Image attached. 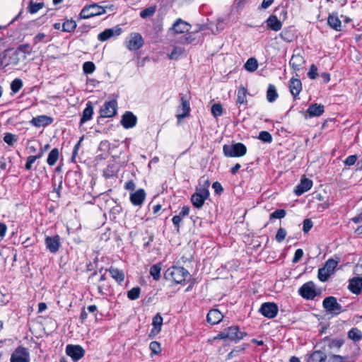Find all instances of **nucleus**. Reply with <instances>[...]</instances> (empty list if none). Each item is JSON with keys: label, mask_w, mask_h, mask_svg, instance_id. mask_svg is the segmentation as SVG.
Masks as SVG:
<instances>
[{"label": "nucleus", "mask_w": 362, "mask_h": 362, "mask_svg": "<svg viewBox=\"0 0 362 362\" xmlns=\"http://www.w3.org/2000/svg\"><path fill=\"white\" fill-rule=\"evenodd\" d=\"M189 272L182 267L173 266L164 273V278L177 284H185L187 279H189Z\"/></svg>", "instance_id": "1"}, {"label": "nucleus", "mask_w": 362, "mask_h": 362, "mask_svg": "<svg viewBox=\"0 0 362 362\" xmlns=\"http://www.w3.org/2000/svg\"><path fill=\"white\" fill-rule=\"evenodd\" d=\"M106 13L105 8L96 3L86 5L78 15V19H88Z\"/></svg>", "instance_id": "2"}, {"label": "nucleus", "mask_w": 362, "mask_h": 362, "mask_svg": "<svg viewBox=\"0 0 362 362\" xmlns=\"http://www.w3.org/2000/svg\"><path fill=\"white\" fill-rule=\"evenodd\" d=\"M223 152L226 157H241L246 154L247 147L243 143L225 144L223 146Z\"/></svg>", "instance_id": "3"}, {"label": "nucleus", "mask_w": 362, "mask_h": 362, "mask_svg": "<svg viewBox=\"0 0 362 362\" xmlns=\"http://www.w3.org/2000/svg\"><path fill=\"white\" fill-rule=\"evenodd\" d=\"M322 306L328 313L332 315H338L346 310V309L342 308L334 296L325 298L322 301Z\"/></svg>", "instance_id": "4"}, {"label": "nucleus", "mask_w": 362, "mask_h": 362, "mask_svg": "<svg viewBox=\"0 0 362 362\" xmlns=\"http://www.w3.org/2000/svg\"><path fill=\"white\" fill-rule=\"evenodd\" d=\"M344 342L343 339H332L329 337H326L317 342L315 347L321 348L329 354L333 349H339Z\"/></svg>", "instance_id": "5"}, {"label": "nucleus", "mask_w": 362, "mask_h": 362, "mask_svg": "<svg viewBox=\"0 0 362 362\" xmlns=\"http://www.w3.org/2000/svg\"><path fill=\"white\" fill-rule=\"evenodd\" d=\"M180 104L177 107L176 117L177 123L180 124L182 120L189 115L191 110L189 101L183 94L180 93Z\"/></svg>", "instance_id": "6"}, {"label": "nucleus", "mask_w": 362, "mask_h": 362, "mask_svg": "<svg viewBox=\"0 0 362 362\" xmlns=\"http://www.w3.org/2000/svg\"><path fill=\"white\" fill-rule=\"evenodd\" d=\"M127 48L130 51L139 49L144 44L141 35L139 33H132L125 42Z\"/></svg>", "instance_id": "7"}, {"label": "nucleus", "mask_w": 362, "mask_h": 362, "mask_svg": "<svg viewBox=\"0 0 362 362\" xmlns=\"http://www.w3.org/2000/svg\"><path fill=\"white\" fill-rule=\"evenodd\" d=\"M117 102L113 99L105 102L100 110V117L107 118L112 117L117 114Z\"/></svg>", "instance_id": "8"}, {"label": "nucleus", "mask_w": 362, "mask_h": 362, "mask_svg": "<svg viewBox=\"0 0 362 362\" xmlns=\"http://www.w3.org/2000/svg\"><path fill=\"white\" fill-rule=\"evenodd\" d=\"M299 295L306 300H313L317 295L315 285L313 281H308L298 289Z\"/></svg>", "instance_id": "9"}, {"label": "nucleus", "mask_w": 362, "mask_h": 362, "mask_svg": "<svg viewBox=\"0 0 362 362\" xmlns=\"http://www.w3.org/2000/svg\"><path fill=\"white\" fill-rule=\"evenodd\" d=\"M11 362H30V354L27 348L18 346L12 353Z\"/></svg>", "instance_id": "10"}, {"label": "nucleus", "mask_w": 362, "mask_h": 362, "mask_svg": "<svg viewBox=\"0 0 362 362\" xmlns=\"http://www.w3.org/2000/svg\"><path fill=\"white\" fill-rule=\"evenodd\" d=\"M278 311L277 305L270 302L262 303L259 309V313L269 319L274 318L277 315Z\"/></svg>", "instance_id": "11"}, {"label": "nucleus", "mask_w": 362, "mask_h": 362, "mask_svg": "<svg viewBox=\"0 0 362 362\" xmlns=\"http://www.w3.org/2000/svg\"><path fill=\"white\" fill-rule=\"evenodd\" d=\"M61 238L59 235L46 236L45 244L46 249L52 254H56L61 247Z\"/></svg>", "instance_id": "12"}, {"label": "nucleus", "mask_w": 362, "mask_h": 362, "mask_svg": "<svg viewBox=\"0 0 362 362\" xmlns=\"http://www.w3.org/2000/svg\"><path fill=\"white\" fill-rule=\"evenodd\" d=\"M66 354L70 356L74 362H76L83 357L85 350L80 345L69 344L66 347Z\"/></svg>", "instance_id": "13"}, {"label": "nucleus", "mask_w": 362, "mask_h": 362, "mask_svg": "<svg viewBox=\"0 0 362 362\" xmlns=\"http://www.w3.org/2000/svg\"><path fill=\"white\" fill-rule=\"evenodd\" d=\"M120 123L124 129H131L136 125L137 117L132 112L126 111L122 116Z\"/></svg>", "instance_id": "14"}, {"label": "nucleus", "mask_w": 362, "mask_h": 362, "mask_svg": "<svg viewBox=\"0 0 362 362\" xmlns=\"http://www.w3.org/2000/svg\"><path fill=\"white\" fill-rule=\"evenodd\" d=\"M122 31V28L119 25L112 28H107L98 35V40L101 42L106 41L114 36L119 35Z\"/></svg>", "instance_id": "15"}, {"label": "nucleus", "mask_w": 362, "mask_h": 362, "mask_svg": "<svg viewBox=\"0 0 362 362\" xmlns=\"http://www.w3.org/2000/svg\"><path fill=\"white\" fill-rule=\"evenodd\" d=\"M226 329V333L228 335V339L231 341H234L235 342L239 341L247 335L246 332L240 331L238 326H231Z\"/></svg>", "instance_id": "16"}, {"label": "nucleus", "mask_w": 362, "mask_h": 362, "mask_svg": "<svg viewBox=\"0 0 362 362\" xmlns=\"http://www.w3.org/2000/svg\"><path fill=\"white\" fill-rule=\"evenodd\" d=\"M146 194L144 189H139L130 194L129 199L134 206H141L146 199Z\"/></svg>", "instance_id": "17"}, {"label": "nucleus", "mask_w": 362, "mask_h": 362, "mask_svg": "<svg viewBox=\"0 0 362 362\" xmlns=\"http://www.w3.org/2000/svg\"><path fill=\"white\" fill-rule=\"evenodd\" d=\"M313 186V181L306 177H302L300 183L296 187L294 193L296 196H300L308 191Z\"/></svg>", "instance_id": "18"}, {"label": "nucleus", "mask_w": 362, "mask_h": 362, "mask_svg": "<svg viewBox=\"0 0 362 362\" xmlns=\"http://www.w3.org/2000/svg\"><path fill=\"white\" fill-rule=\"evenodd\" d=\"M290 92L294 100L298 99V96L302 90V83L300 79L291 78L288 84Z\"/></svg>", "instance_id": "19"}, {"label": "nucleus", "mask_w": 362, "mask_h": 362, "mask_svg": "<svg viewBox=\"0 0 362 362\" xmlns=\"http://www.w3.org/2000/svg\"><path fill=\"white\" fill-rule=\"evenodd\" d=\"M53 122V118L47 115H39L33 117L30 123L36 127H47Z\"/></svg>", "instance_id": "20"}, {"label": "nucleus", "mask_w": 362, "mask_h": 362, "mask_svg": "<svg viewBox=\"0 0 362 362\" xmlns=\"http://www.w3.org/2000/svg\"><path fill=\"white\" fill-rule=\"evenodd\" d=\"M280 37L286 42H291L297 37L296 29L293 26L285 28L279 34Z\"/></svg>", "instance_id": "21"}, {"label": "nucleus", "mask_w": 362, "mask_h": 362, "mask_svg": "<svg viewBox=\"0 0 362 362\" xmlns=\"http://www.w3.org/2000/svg\"><path fill=\"white\" fill-rule=\"evenodd\" d=\"M327 353L321 348L313 351L308 357L307 362H326Z\"/></svg>", "instance_id": "22"}, {"label": "nucleus", "mask_w": 362, "mask_h": 362, "mask_svg": "<svg viewBox=\"0 0 362 362\" xmlns=\"http://www.w3.org/2000/svg\"><path fill=\"white\" fill-rule=\"evenodd\" d=\"M348 288L354 294H359L362 290V277H354L349 280Z\"/></svg>", "instance_id": "23"}, {"label": "nucleus", "mask_w": 362, "mask_h": 362, "mask_svg": "<svg viewBox=\"0 0 362 362\" xmlns=\"http://www.w3.org/2000/svg\"><path fill=\"white\" fill-rule=\"evenodd\" d=\"M191 25L183 20L178 18L173 25L172 29L175 33L182 34L189 32Z\"/></svg>", "instance_id": "24"}, {"label": "nucleus", "mask_w": 362, "mask_h": 362, "mask_svg": "<svg viewBox=\"0 0 362 362\" xmlns=\"http://www.w3.org/2000/svg\"><path fill=\"white\" fill-rule=\"evenodd\" d=\"M327 24L332 29L336 31L341 30V21L339 18L337 13H332L329 14L327 17Z\"/></svg>", "instance_id": "25"}, {"label": "nucleus", "mask_w": 362, "mask_h": 362, "mask_svg": "<svg viewBox=\"0 0 362 362\" xmlns=\"http://www.w3.org/2000/svg\"><path fill=\"white\" fill-rule=\"evenodd\" d=\"M223 318V315L218 309H211L206 316V321L211 325L219 323Z\"/></svg>", "instance_id": "26"}, {"label": "nucleus", "mask_w": 362, "mask_h": 362, "mask_svg": "<svg viewBox=\"0 0 362 362\" xmlns=\"http://www.w3.org/2000/svg\"><path fill=\"white\" fill-rule=\"evenodd\" d=\"M305 61L301 54H293L289 61V65L295 72H297L300 69L301 66L305 64Z\"/></svg>", "instance_id": "27"}, {"label": "nucleus", "mask_w": 362, "mask_h": 362, "mask_svg": "<svg viewBox=\"0 0 362 362\" xmlns=\"http://www.w3.org/2000/svg\"><path fill=\"white\" fill-rule=\"evenodd\" d=\"M86 108L83 110L82 116L80 119V125L86 123L92 119L93 115V105L90 101L86 104Z\"/></svg>", "instance_id": "28"}, {"label": "nucleus", "mask_w": 362, "mask_h": 362, "mask_svg": "<svg viewBox=\"0 0 362 362\" xmlns=\"http://www.w3.org/2000/svg\"><path fill=\"white\" fill-rule=\"evenodd\" d=\"M267 27L275 32L279 31L282 28V23L275 15H271L265 21Z\"/></svg>", "instance_id": "29"}, {"label": "nucleus", "mask_w": 362, "mask_h": 362, "mask_svg": "<svg viewBox=\"0 0 362 362\" xmlns=\"http://www.w3.org/2000/svg\"><path fill=\"white\" fill-rule=\"evenodd\" d=\"M325 112V106L322 104L314 103L309 106L307 113L310 117H319Z\"/></svg>", "instance_id": "30"}, {"label": "nucleus", "mask_w": 362, "mask_h": 362, "mask_svg": "<svg viewBox=\"0 0 362 362\" xmlns=\"http://www.w3.org/2000/svg\"><path fill=\"white\" fill-rule=\"evenodd\" d=\"M248 94L247 90L245 87L241 86L238 90L237 93V99L236 103L239 105H247V95Z\"/></svg>", "instance_id": "31"}, {"label": "nucleus", "mask_w": 362, "mask_h": 362, "mask_svg": "<svg viewBox=\"0 0 362 362\" xmlns=\"http://www.w3.org/2000/svg\"><path fill=\"white\" fill-rule=\"evenodd\" d=\"M153 328L151 329V334L153 335L157 334L161 330V326L163 325V317L160 313H157L153 317L152 321Z\"/></svg>", "instance_id": "32"}, {"label": "nucleus", "mask_w": 362, "mask_h": 362, "mask_svg": "<svg viewBox=\"0 0 362 362\" xmlns=\"http://www.w3.org/2000/svg\"><path fill=\"white\" fill-rule=\"evenodd\" d=\"M207 199L208 198L199 195L198 193H194L192 195L190 200L195 208L200 209L204 204L205 200Z\"/></svg>", "instance_id": "33"}, {"label": "nucleus", "mask_w": 362, "mask_h": 362, "mask_svg": "<svg viewBox=\"0 0 362 362\" xmlns=\"http://www.w3.org/2000/svg\"><path fill=\"white\" fill-rule=\"evenodd\" d=\"M278 96L279 95L275 86L273 84H269L267 90V100L268 102H274L277 99Z\"/></svg>", "instance_id": "34"}, {"label": "nucleus", "mask_w": 362, "mask_h": 362, "mask_svg": "<svg viewBox=\"0 0 362 362\" xmlns=\"http://www.w3.org/2000/svg\"><path fill=\"white\" fill-rule=\"evenodd\" d=\"M111 276L118 283H122L124 279V274L117 268L110 267L108 269Z\"/></svg>", "instance_id": "35"}, {"label": "nucleus", "mask_w": 362, "mask_h": 362, "mask_svg": "<svg viewBox=\"0 0 362 362\" xmlns=\"http://www.w3.org/2000/svg\"><path fill=\"white\" fill-rule=\"evenodd\" d=\"M336 258L337 259L332 258L327 259L324 265V267H325L326 270L329 271L332 274L334 273L335 269L339 262V258Z\"/></svg>", "instance_id": "36"}, {"label": "nucleus", "mask_w": 362, "mask_h": 362, "mask_svg": "<svg viewBox=\"0 0 362 362\" xmlns=\"http://www.w3.org/2000/svg\"><path fill=\"white\" fill-rule=\"evenodd\" d=\"M59 156V151L57 148H54L49 153L47 163L49 165L53 166L57 161Z\"/></svg>", "instance_id": "37"}, {"label": "nucleus", "mask_w": 362, "mask_h": 362, "mask_svg": "<svg viewBox=\"0 0 362 362\" xmlns=\"http://www.w3.org/2000/svg\"><path fill=\"white\" fill-rule=\"evenodd\" d=\"M77 25L73 19L66 20L62 24V31L64 33H71L75 30Z\"/></svg>", "instance_id": "38"}, {"label": "nucleus", "mask_w": 362, "mask_h": 362, "mask_svg": "<svg viewBox=\"0 0 362 362\" xmlns=\"http://www.w3.org/2000/svg\"><path fill=\"white\" fill-rule=\"evenodd\" d=\"M161 263L153 264L150 268V274L153 279L158 281L160 278Z\"/></svg>", "instance_id": "39"}, {"label": "nucleus", "mask_w": 362, "mask_h": 362, "mask_svg": "<svg viewBox=\"0 0 362 362\" xmlns=\"http://www.w3.org/2000/svg\"><path fill=\"white\" fill-rule=\"evenodd\" d=\"M348 337L354 341L362 339V332L358 328H352L348 332Z\"/></svg>", "instance_id": "40"}, {"label": "nucleus", "mask_w": 362, "mask_h": 362, "mask_svg": "<svg viewBox=\"0 0 362 362\" xmlns=\"http://www.w3.org/2000/svg\"><path fill=\"white\" fill-rule=\"evenodd\" d=\"M45 6L44 2L35 3L30 1L28 4V11L30 13H36L40 9Z\"/></svg>", "instance_id": "41"}, {"label": "nucleus", "mask_w": 362, "mask_h": 362, "mask_svg": "<svg viewBox=\"0 0 362 362\" xmlns=\"http://www.w3.org/2000/svg\"><path fill=\"white\" fill-rule=\"evenodd\" d=\"M141 288L136 286L127 291V298L131 300H135L140 296Z\"/></svg>", "instance_id": "42"}, {"label": "nucleus", "mask_w": 362, "mask_h": 362, "mask_svg": "<svg viewBox=\"0 0 362 362\" xmlns=\"http://www.w3.org/2000/svg\"><path fill=\"white\" fill-rule=\"evenodd\" d=\"M331 275L332 274L329 271L326 270L324 267L318 269L317 277L322 282H326Z\"/></svg>", "instance_id": "43"}, {"label": "nucleus", "mask_w": 362, "mask_h": 362, "mask_svg": "<svg viewBox=\"0 0 362 362\" xmlns=\"http://www.w3.org/2000/svg\"><path fill=\"white\" fill-rule=\"evenodd\" d=\"M244 66L246 70L249 71H254L258 67L257 60L255 58H250L247 59Z\"/></svg>", "instance_id": "44"}, {"label": "nucleus", "mask_w": 362, "mask_h": 362, "mask_svg": "<svg viewBox=\"0 0 362 362\" xmlns=\"http://www.w3.org/2000/svg\"><path fill=\"white\" fill-rule=\"evenodd\" d=\"M185 53V49L180 47H175L168 57L170 59L176 60Z\"/></svg>", "instance_id": "45"}, {"label": "nucleus", "mask_w": 362, "mask_h": 362, "mask_svg": "<svg viewBox=\"0 0 362 362\" xmlns=\"http://www.w3.org/2000/svg\"><path fill=\"white\" fill-rule=\"evenodd\" d=\"M156 11V6H149L142 10L140 12V16L142 18H146L148 17L152 16Z\"/></svg>", "instance_id": "46"}, {"label": "nucleus", "mask_w": 362, "mask_h": 362, "mask_svg": "<svg viewBox=\"0 0 362 362\" xmlns=\"http://www.w3.org/2000/svg\"><path fill=\"white\" fill-rule=\"evenodd\" d=\"M17 140L18 139L16 135L9 132L4 134V141L6 142L8 146H13Z\"/></svg>", "instance_id": "47"}, {"label": "nucleus", "mask_w": 362, "mask_h": 362, "mask_svg": "<svg viewBox=\"0 0 362 362\" xmlns=\"http://www.w3.org/2000/svg\"><path fill=\"white\" fill-rule=\"evenodd\" d=\"M258 139L263 142L270 144L272 142V134L267 131H262L259 132Z\"/></svg>", "instance_id": "48"}, {"label": "nucleus", "mask_w": 362, "mask_h": 362, "mask_svg": "<svg viewBox=\"0 0 362 362\" xmlns=\"http://www.w3.org/2000/svg\"><path fill=\"white\" fill-rule=\"evenodd\" d=\"M23 87V81L20 78H15L11 83V89L13 93H18Z\"/></svg>", "instance_id": "49"}, {"label": "nucleus", "mask_w": 362, "mask_h": 362, "mask_svg": "<svg viewBox=\"0 0 362 362\" xmlns=\"http://www.w3.org/2000/svg\"><path fill=\"white\" fill-rule=\"evenodd\" d=\"M95 70V65L92 62H86L83 64V71L86 74H90Z\"/></svg>", "instance_id": "50"}, {"label": "nucleus", "mask_w": 362, "mask_h": 362, "mask_svg": "<svg viewBox=\"0 0 362 362\" xmlns=\"http://www.w3.org/2000/svg\"><path fill=\"white\" fill-rule=\"evenodd\" d=\"M211 114L214 117H218L223 114V107L220 103H215L211 107Z\"/></svg>", "instance_id": "51"}, {"label": "nucleus", "mask_w": 362, "mask_h": 362, "mask_svg": "<svg viewBox=\"0 0 362 362\" xmlns=\"http://www.w3.org/2000/svg\"><path fill=\"white\" fill-rule=\"evenodd\" d=\"M286 215V211L284 209H276L273 213H272L269 216V219L272 220L274 218L281 219L284 218Z\"/></svg>", "instance_id": "52"}, {"label": "nucleus", "mask_w": 362, "mask_h": 362, "mask_svg": "<svg viewBox=\"0 0 362 362\" xmlns=\"http://www.w3.org/2000/svg\"><path fill=\"white\" fill-rule=\"evenodd\" d=\"M80 175H81V174L78 171H69L66 173V180H69V179L73 178L74 180L72 183V186L76 185L78 184L77 180H78V178L80 177Z\"/></svg>", "instance_id": "53"}, {"label": "nucleus", "mask_w": 362, "mask_h": 362, "mask_svg": "<svg viewBox=\"0 0 362 362\" xmlns=\"http://www.w3.org/2000/svg\"><path fill=\"white\" fill-rule=\"evenodd\" d=\"M19 52H23L25 54H30L31 51L30 49V45L23 44L19 45L17 49L13 52V55L18 56Z\"/></svg>", "instance_id": "54"}, {"label": "nucleus", "mask_w": 362, "mask_h": 362, "mask_svg": "<svg viewBox=\"0 0 362 362\" xmlns=\"http://www.w3.org/2000/svg\"><path fill=\"white\" fill-rule=\"evenodd\" d=\"M83 139V136L80 138L78 141L76 143V144L74 147V149H73V151H72V156H71V160L72 162H74V163L76 162V156L78 155V149H79V148L81 146V144Z\"/></svg>", "instance_id": "55"}, {"label": "nucleus", "mask_w": 362, "mask_h": 362, "mask_svg": "<svg viewBox=\"0 0 362 362\" xmlns=\"http://www.w3.org/2000/svg\"><path fill=\"white\" fill-rule=\"evenodd\" d=\"M286 231L283 228H279L276 234L275 238L278 243H281L286 238Z\"/></svg>", "instance_id": "56"}, {"label": "nucleus", "mask_w": 362, "mask_h": 362, "mask_svg": "<svg viewBox=\"0 0 362 362\" xmlns=\"http://www.w3.org/2000/svg\"><path fill=\"white\" fill-rule=\"evenodd\" d=\"M149 348L151 350L152 353L155 354H158L161 351L160 343L156 341H151L150 343Z\"/></svg>", "instance_id": "57"}, {"label": "nucleus", "mask_w": 362, "mask_h": 362, "mask_svg": "<svg viewBox=\"0 0 362 362\" xmlns=\"http://www.w3.org/2000/svg\"><path fill=\"white\" fill-rule=\"evenodd\" d=\"M37 158L35 156H29L27 158L26 163L25 164V169L26 170H30L33 168V164L37 160Z\"/></svg>", "instance_id": "58"}, {"label": "nucleus", "mask_w": 362, "mask_h": 362, "mask_svg": "<svg viewBox=\"0 0 362 362\" xmlns=\"http://www.w3.org/2000/svg\"><path fill=\"white\" fill-rule=\"evenodd\" d=\"M318 76L317 67L315 64H312L308 73V76L310 79H315Z\"/></svg>", "instance_id": "59"}, {"label": "nucleus", "mask_w": 362, "mask_h": 362, "mask_svg": "<svg viewBox=\"0 0 362 362\" xmlns=\"http://www.w3.org/2000/svg\"><path fill=\"white\" fill-rule=\"evenodd\" d=\"M313 224L310 219L305 218L303 221V230L305 233H308L310 230L312 228Z\"/></svg>", "instance_id": "60"}, {"label": "nucleus", "mask_w": 362, "mask_h": 362, "mask_svg": "<svg viewBox=\"0 0 362 362\" xmlns=\"http://www.w3.org/2000/svg\"><path fill=\"white\" fill-rule=\"evenodd\" d=\"M346 359V357L340 355L332 354L329 356L327 362H343Z\"/></svg>", "instance_id": "61"}, {"label": "nucleus", "mask_w": 362, "mask_h": 362, "mask_svg": "<svg viewBox=\"0 0 362 362\" xmlns=\"http://www.w3.org/2000/svg\"><path fill=\"white\" fill-rule=\"evenodd\" d=\"M212 188L214 189L215 193L218 195L221 194L223 192L222 185L218 181H216L212 184Z\"/></svg>", "instance_id": "62"}, {"label": "nucleus", "mask_w": 362, "mask_h": 362, "mask_svg": "<svg viewBox=\"0 0 362 362\" xmlns=\"http://www.w3.org/2000/svg\"><path fill=\"white\" fill-rule=\"evenodd\" d=\"M303 251L302 249H298L296 250L295 252V254H294V257L293 258V260H292V262L293 264H296L297 262H298L300 259L303 257Z\"/></svg>", "instance_id": "63"}, {"label": "nucleus", "mask_w": 362, "mask_h": 362, "mask_svg": "<svg viewBox=\"0 0 362 362\" xmlns=\"http://www.w3.org/2000/svg\"><path fill=\"white\" fill-rule=\"evenodd\" d=\"M356 160H357V156L356 155H351L345 159V160L344 161V163L346 165L351 166V165H354L355 163L356 162Z\"/></svg>", "instance_id": "64"}]
</instances>
